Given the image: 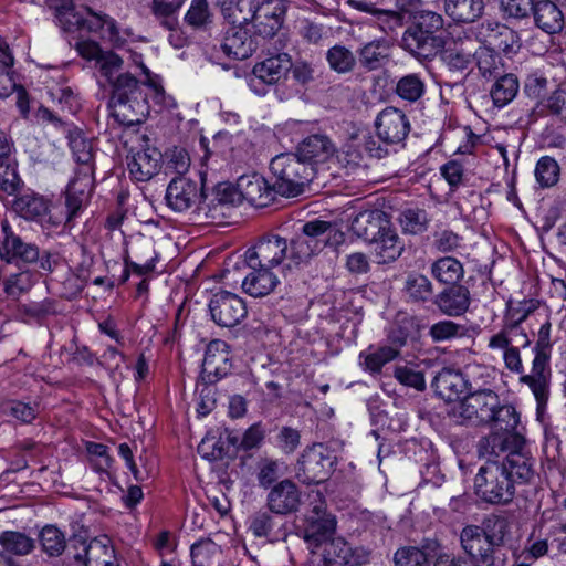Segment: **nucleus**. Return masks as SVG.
Listing matches in <instances>:
<instances>
[{"label":"nucleus","instance_id":"1","mask_svg":"<svg viewBox=\"0 0 566 566\" xmlns=\"http://www.w3.org/2000/svg\"><path fill=\"white\" fill-rule=\"evenodd\" d=\"M345 240L344 232L335 229L327 221L312 220L304 223L287 242L277 234L262 237L244 253V264L277 268L282 273L307 264L327 245L337 247Z\"/></svg>","mask_w":566,"mask_h":566},{"label":"nucleus","instance_id":"2","mask_svg":"<svg viewBox=\"0 0 566 566\" xmlns=\"http://www.w3.org/2000/svg\"><path fill=\"white\" fill-rule=\"evenodd\" d=\"M502 460H488L474 478L476 496L488 504L506 505L516 494L518 485L534 478V459L524 451H506Z\"/></svg>","mask_w":566,"mask_h":566},{"label":"nucleus","instance_id":"3","mask_svg":"<svg viewBox=\"0 0 566 566\" xmlns=\"http://www.w3.org/2000/svg\"><path fill=\"white\" fill-rule=\"evenodd\" d=\"M111 106L114 118L124 126H134L145 120L149 114L147 80H137L129 72H124L111 86Z\"/></svg>","mask_w":566,"mask_h":566},{"label":"nucleus","instance_id":"4","mask_svg":"<svg viewBox=\"0 0 566 566\" xmlns=\"http://www.w3.org/2000/svg\"><path fill=\"white\" fill-rule=\"evenodd\" d=\"M518 424L520 415L515 407L500 401L486 424L492 432L479 442L480 453L499 457L506 451H524L525 438L517 431Z\"/></svg>","mask_w":566,"mask_h":566},{"label":"nucleus","instance_id":"5","mask_svg":"<svg viewBox=\"0 0 566 566\" xmlns=\"http://www.w3.org/2000/svg\"><path fill=\"white\" fill-rule=\"evenodd\" d=\"M528 313L530 310L523 312L511 310L503 327L493 334L488 343L490 349L502 352L504 366L511 373L518 374L520 378L525 375L520 349L531 344L527 333L521 326Z\"/></svg>","mask_w":566,"mask_h":566},{"label":"nucleus","instance_id":"6","mask_svg":"<svg viewBox=\"0 0 566 566\" xmlns=\"http://www.w3.org/2000/svg\"><path fill=\"white\" fill-rule=\"evenodd\" d=\"M270 171L274 191L284 197L303 193L315 176V167L295 153L276 155L270 163Z\"/></svg>","mask_w":566,"mask_h":566},{"label":"nucleus","instance_id":"7","mask_svg":"<svg viewBox=\"0 0 566 566\" xmlns=\"http://www.w3.org/2000/svg\"><path fill=\"white\" fill-rule=\"evenodd\" d=\"M551 323L546 322L538 331V339L534 347V359L528 375H523L520 382L526 385L536 400L537 412L541 413L547 406L549 399L552 370L549 367Z\"/></svg>","mask_w":566,"mask_h":566},{"label":"nucleus","instance_id":"8","mask_svg":"<svg viewBox=\"0 0 566 566\" xmlns=\"http://www.w3.org/2000/svg\"><path fill=\"white\" fill-rule=\"evenodd\" d=\"M500 400L491 389L475 390L453 407L452 417L459 424L485 426L493 418Z\"/></svg>","mask_w":566,"mask_h":566},{"label":"nucleus","instance_id":"9","mask_svg":"<svg viewBox=\"0 0 566 566\" xmlns=\"http://www.w3.org/2000/svg\"><path fill=\"white\" fill-rule=\"evenodd\" d=\"M336 457L323 444H314L303 451L296 465V478L304 484H318L334 471Z\"/></svg>","mask_w":566,"mask_h":566},{"label":"nucleus","instance_id":"10","mask_svg":"<svg viewBox=\"0 0 566 566\" xmlns=\"http://www.w3.org/2000/svg\"><path fill=\"white\" fill-rule=\"evenodd\" d=\"M502 538H496L478 525H468L460 533V543L463 551L478 563L485 566H493L495 547L501 544Z\"/></svg>","mask_w":566,"mask_h":566},{"label":"nucleus","instance_id":"11","mask_svg":"<svg viewBox=\"0 0 566 566\" xmlns=\"http://www.w3.org/2000/svg\"><path fill=\"white\" fill-rule=\"evenodd\" d=\"M0 259L6 263L30 264L39 259V247L18 235L7 219L0 221Z\"/></svg>","mask_w":566,"mask_h":566},{"label":"nucleus","instance_id":"12","mask_svg":"<svg viewBox=\"0 0 566 566\" xmlns=\"http://www.w3.org/2000/svg\"><path fill=\"white\" fill-rule=\"evenodd\" d=\"M13 210L23 219L40 223L43 228H56L64 218L51 209L50 202L36 193H24L13 201Z\"/></svg>","mask_w":566,"mask_h":566},{"label":"nucleus","instance_id":"13","mask_svg":"<svg viewBox=\"0 0 566 566\" xmlns=\"http://www.w3.org/2000/svg\"><path fill=\"white\" fill-rule=\"evenodd\" d=\"M209 310L213 322L222 327L237 326L248 313L243 298L228 291L213 294Z\"/></svg>","mask_w":566,"mask_h":566},{"label":"nucleus","instance_id":"14","mask_svg":"<svg viewBox=\"0 0 566 566\" xmlns=\"http://www.w3.org/2000/svg\"><path fill=\"white\" fill-rule=\"evenodd\" d=\"M479 369H485V367L469 365L463 371L443 368L434 378L436 391L446 400L459 399L473 389L470 379L474 378Z\"/></svg>","mask_w":566,"mask_h":566},{"label":"nucleus","instance_id":"15","mask_svg":"<svg viewBox=\"0 0 566 566\" xmlns=\"http://www.w3.org/2000/svg\"><path fill=\"white\" fill-rule=\"evenodd\" d=\"M69 549L73 551L74 559L83 562L85 566H113L114 549L108 545L107 538H93L87 542L75 536L70 541Z\"/></svg>","mask_w":566,"mask_h":566},{"label":"nucleus","instance_id":"16","mask_svg":"<svg viewBox=\"0 0 566 566\" xmlns=\"http://www.w3.org/2000/svg\"><path fill=\"white\" fill-rule=\"evenodd\" d=\"M286 10L285 0H259L251 21L256 33L263 38H273L283 24Z\"/></svg>","mask_w":566,"mask_h":566},{"label":"nucleus","instance_id":"17","mask_svg":"<svg viewBox=\"0 0 566 566\" xmlns=\"http://www.w3.org/2000/svg\"><path fill=\"white\" fill-rule=\"evenodd\" d=\"M202 196V187L197 181L179 176L168 184L165 199L168 207L182 212L195 207Z\"/></svg>","mask_w":566,"mask_h":566},{"label":"nucleus","instance_id":"18","mask_svg":"<svg viewBox=\"0 0 566 566\" xmlns=\"http://www.w3.org/2000/svg\"><path fill=\"white\" fill-rule=\"evenodd\" d=\"M375 125L378 138L386 144H399L410 132V122L407 115L396 107L382 109L378 114Z\"/></svg>","mask_w":566,"mask_h":566},{"label":"nucleus","instance_id":"19","mask_svg":"<svg viewBox=\"0 0 566 566\" xmlns=\"http://www.w3.org/2000/svg\"><path fill=\"white\" fill-rule=\"evenodd\" d=\"M482 44L493 51L505 54L515 53L520 49V38L511 28L496 22L482 23L479 31Z\"/></svg>","mask_w":566,"mask_h":566},{"label":"nucleus","instance_id":"20","mask_svg":"<svg viewBox=\"0 0 566 566\" xmlns=\"http://www.w3.org/2000/svg\"><path fill=\"white\" fill-rule=\"evenodd\" d=\"M301 492L291 480L284 479L272 486L266 496V505L274 514L286 515L297 511Z\"/></svg>","mask_w":566,"mask_h":566},{"label":"nucleus","instance_id":"21","mask_svg":"<svg viewBox=\"0 0 566 566\" xmlns=\"http://www.w3.org/2000/svg\"><path fill=\"white\" fill-rule=\"evenodd\" d=\"M401 44L418 59H431L444 48V40L442 35H430L410 27L402 35Z\"/></svg>","mask_w":566,"mask_h":566},{"label":"nucleus","instance_id":"22","mask_svg":"<svg viewBox=\"0 0 566 566\" xmlns=\"http://www.w3.org/2000/svg\"><path fill=\"white\" fill-rule=\"evenodd\" d=\"M390 228L387 213L379 209L359 212L350 224L353 233L369 243Z\"/></svg>","mask_w":566,"mask_h":566},{"label":"nucleus","instance_id":"23","mask_svg":"<svg viewBox=\"0 0 566 566\" xmlns=\"http://www.w3.org/2000/svg\"><path fill=\"white\" fill-rule=\"evenodd\" d=\"M240 199L245 200L251 206L262 208L266 207L273 200V185L258 174L243 175L237 181Z\"/></svg>","mask_w":566,"mask_h":566},{"label":"nucleus","instance_id":"24","mask_svg":"<svg viewBox=\"0 0 566 566\" xmlns=\"http://www.w3.org/2000/svg\"><path fill=\"white\" fill-rule=\"evenodd\" d=\"M249 270L244 274L241 282V287L244 293L252 297H263L272 293L280 280L272 269L265 266H254L252 264H245Z\"/></svg>","mask_w":566,"mask_h":566},{"label":"nucleus","instance_id":"25","mask_svg":"<svg viewBox=\"0 0 566 566\" xmlns=\"http://www.w3.org/2000/svg\"><path fill=\"white\" fill-rule=\"evenodd\" d=\"M318 503L315 504L307 517L306 537L315 542H328L336 530V518L326 512L325 502L319 493L316 494Z\"/></svg>","mask_w":566,"mask_h":566},{"label":"nucleus","instance_id":"26","mask_svg":"<svg viewBox=\"0 0 566 566\" xmlns=\"http://www.w3.org/2000/svg\"><path fill=\"white\" fill-rule=\"evenodd\" d=\"M256 42L245 27L230 25L221 42L222 52L234 60H244L256 50Z\"/></svg>","mask_w":566,"mask_h":566},{"label":"nucleus","instance_id":"27","mask_svg":"<svg viewBox=\"0 0 566 566\" xmlns=\"http://www.w3.org/2000/svg\"><path fill=\"white\" fill-rule=\"evenodd\" d=\"M292 67V61L289 54L280 53L256 63L253 67L254 78L251 80L250 85L254 86L259 81L266 85H274L284 78Z\"/></svg>","mask_w":566,"mask_h":566},{"label":"nucleus","instance_id":"28","mask_svg":"<svg viewBox=\"0 0 566 566\" xmlns=\"http://www.w3.org/2000/svg\"><path fill=\"white\" fill-rule=\"evenodd\" d=\"M161 165V153L156 148L136 151L127 161L132 178L136 181H148L156 176Z\"/></svg>","mask_w":566,"mask_h":566},{"label":"nucleus","instance_id":"29","mask_svg":"<svg viewBox=\"0 0 566 566\" xmlns=\"http://www.w3.org/2000/svg\"><path fill=\"white\" fill-rule=\"evenodd\" d=\"M474 46L471 39L455 41L441 50V59L449 71L464 73L473 63Z\"/></svg>","mask_w":566,"mask_h":566},{"label":"nucleus","instance_id":"30","mask_svg":"<svg viewBox=\"0 0 566 566\" xmlns=\"http://www.w3.org/2000/svg\"><path fill=\"white\" fill-rule=\"evenodd\" d=\"M334 153L335 146L326 135L314 134L298 144L295 154L314 167L317 163L326 161Z\"/></svg>","mask_w":566,"mask_h":566},{"label":"nucleus","instance_id":"31","mask_svg":"<svg viewBox=\"0 0 566 566\" xmlns=\"http://www.w3.org/2000/svg\"><path fill=\"white\" fill-rule=\"evenodd\" d=\"M86 11L87 17H83L78 12H75L73 8L72 11H70V15H66L65 20L59 23L65 31L84 30L94 33L103 31L105 35L108 29V21L112 20V17L106 13L95 12L90 8H87Z\"/></svg>","mask_w":566,"mask_h":566},{"label":"nucleus","instance_id":"32","mask_svg":"<svg viewBox=\"0 0 566 566\" xmlns=\"http://www.w3.org/2000/svg\"><path fill=\"white\" fill-rule=\"evenodd\" d=\"M229 360L230 355L227 343L220 339L212 340L207 346L205 353L202 373L209 377L214 376L217 379H220L228 374Z\"/></svg>","mask_w":566,"mask_h":566},{"label":"nucleus","instance_id":"33","mask_svg":"<svg viewBox=\"0 0 566 566\" xmlns=\"http://www.w3.org/2000/svg\"><path fill=\"white\" fill-rule=\"evenodd\" d=\"M434 304L443 314L459 316L469 308L470 292L467 287L454 284L439 293Z\"/></svg>","mask_w":566,"mask_h":566},{"label":"nucleus","instance_id":"34","mask_svg":"<svg viewBox=\"0 0 566 566\" xmlns=\"http://www.w3.org/2000/svg\"><path fill=\"white\" fill-rule=\"evenodd\" d=\"M370 243L374 245L373 253L378 264L395 262L405 249L403 243L392 227Z\"/></svg>","mask_w":566,"mask_h":566},{"label":"nucleus","instance_id":"35","mask_svg":"<svg viewBox=\"0 0 566 566\" xmlns=\"http://www.w3.org/2000/svg\"><path fill=\"white\" fill-rule=\"evenodd\" d=\"M536 25L548 34H555L564 28V13L549 0H542L535 3L533 9Z\"/></svg>","mask_w":566,"mask_h":566},{"label":"nucleus","instance_id":"36","mask_svg":"<svg viewBox=\"0 0 566 566\" xmlns=\"http://www.w3.org/2000/svg\"><path fill=\"white\" fill-rule=\"evenodd\" d=\"M259 0H222L221 13L230 25L245 27L252 21Z\"/></svg>","mask_w":566,"mask_h":566},{"label":"nucleus","instance_id":"37","mask_svg":"<svg viewBox=\"0 0 566 566\" xmlns=\"http://www.w3.org/2000/svg\"><path fill=\"white\" fill-rule=\"evenodd\" d=\"M484 0H444L446 13L455 22H473L484 10Z\"/></svg>","mask_w":566,"mask_h":566},{"label":"nucleus","instance_id":"38","mask_svg":"<svg viewBox=\"0 0 566 566\" xmlns=\"http://www.w3.org/2000/svg\"><path fill=\"white\" fill-rule=\"evenodd\" d=\"M430 273L438 282L454 285L463 277L464 269L458 259L442 256L431 264Z\"/></svg>","mask_w":566,"mask_h":566},{"label":"nucleus","instance_id":"39","mask_svg":"<svg viewBox=\"0 0 566 566\" xmlns=\"http://www.w3.org/2000/svg\"><path fill=\"white\" fill-rule=\"evenodd\" d=\"M0 545L2 557H6V555L25 556L34 549L35 542L24 533L4 531L0 534Z\"/></svg>","mask_w":566,"mask_h":566},{"label":"nucleus","instance_id":"40","mask_svg":"<svg viewBox=\"0 0 566 566\" xmlns=\"http://www.w3.org/2000/svg\"><path fill=\"white\" fill-rule=\"evenodd\" d=\"M520 88V83L514 74L500 76L491 88V97L495 106L503 107L511 103Z\"/></svg>","mask_w":566,"mask_h":566},{"label":"nucleus","instance_id":"41","mask_svg":"<svg viewBox=\"0 0 566 566\" xmlns=\"http://www.w3.org/2000/svg\"><path fill=\"white\" fill-rule=\"evenodd\" d=\"M184 3L185 0H153L150 11L161 25L174 30L178 27L177 14Z\"/></svg>","mask_w":566,"mask_h":566},{"label":"nucleus","instance_id":"42","mask_svg":"<svg viewBox=\"0 0 566 566\" xmlns=\"http://www.w3.org/2000/svg\"><path fill=\"white\" fill-rule=\"evenodd\" d=\"M221 548L209 538L200 539L191 546L192 566H219Z\"/></svg>","mask_w":566,"mask_h":566},{"label":"nucleus","instance_id":"43","mask_svg":"<svg viewBox=\"0 0 566 566\" xmlns=\"http://www.w3.org/2000/svg\"><path fill=\"white\" fill-rule=\"evenodd\" d=\"M395 92L407 102H417L424 95V80L416 73L407 74L398 80Z\"/></svg>","mask_w":566,"mask_h":566},{"label":"nucleus","instance_id":"44","mask_svg":"<svg viewBox=\"0 0 566 566\" xmlns=\"http://www.w3.org/2000/svg\"><path fill=\"white\" fill-rule=\"evenodd\" d=\"M397 356V349L388 346H381L375 349L370 347L367 352H363L359 355L365 369L370 373H379L384 365L394 360Z\"/></svg>","mask_w":566,"mask_h":566},{"label":"nucleus","instance_id":"45","mask_svg":"<svg viewBox=\"0 0 566 566\" xmlns=\"http://www.w3.org/2000/svg\"><path fill=\"white\" fill-rule=\"evenodd\" d=\"M326 60L329 67L338 74H346L354 70L356 57L354 53L344 45L336 44L326 52Z\"/></svg>","mask_w":566,"mask_h":566},{"label":"nucleus","instance_id":"46","mask_svg":"<svg viewBox=\"0 0 566 566\" xmlns=\"http://www.w3.org/2000/svg\"><path fill=\"white\" fill-rule=\"evenodd\" d=\"M286 473L284 461L275 459H262L258 464L256 479L261 488L268 489Z\"/></svg>","mask_w":566,"mask_h":566},{"label":"nucleus","instance_id":"47","mask_svg":"<svg viewBox=\"0 0 566 566\" xmlns=\"http://www.w3.org/2000/svg\"><path fill=\"white\" fill-rule=\"evenodd\" d=\"M69 146L72 150L74 159L83 166H93V147L83 133L77 129L69 130L67 133Z\"/></svg>","mask_w":566,"mask_h":566},{"label":"nucleus","instance_id":"48","mask_svg":"<svg viewBox=\"0 0 566 566\" xmlns=\"http://www.w3.org/2000/svg\"><path fill=\"white\" fill-rule=\"evenodd\" d=\"M385 41L375 40L366 43L359 49V62L363 67L374 71L380 67L382 60L387 56Z\"/></svg>","mask_w":566,"mask_h":566},{"label":"nucleus","instance_id":"49","mask_svg":"<svg viewBox=\"0 0 566 566\" xmlns=\"http://www.w3.org/2000/svg\"><path fill=\"white\" fill-rule=\"evenodd\" d=\"M39 538L43 552L49 556H60L67 547L64 534L54 525H45Z\"/></svg>","mask_w":566,"mask_h":566},{"label":"nucleus","instance_id":"50","mask_svg":"<svg viewBox=\"0 0 566 566\" xmlns=\"http://www.w3.org/2000/svg\"><path fill=\"white\" fill-rule=\"evenodd\" d=\"M405 291L415 302H427L433 294L431 281L422 274H410L406 279Z\"/></svg>","mask_w":566,"mask_h":566},{"label":"nucleus","instance_id":"51","mask_svg":"<svg viewBox=\"0 0 566 566\" xmlns=\"http://www.w3.org/2000/svg\"><path fill=\"white\" fill-rule=\"evenodd\" d=\"M473 62H475L481 75L488 77L497 72L500 56L490 46L475 42Z\"/></svg>","mask_w":566,"mask_h":566},{"label":"nucleus","instance_id":"52","mask_svg":"<svg viewBox=\"0 0 566 566\" xmlns=\"http://www.w3.org/2000/svg\"><path fill=\"white\" fill-rule=\"evenodd\" d=\"M137 249L146 252V260L144 262L137 260L133 261L130 260V256L127 253L125 255L124 262L132 273H135L137 275H145L155 269V261L157 259V254L154 249V244L150 240L139 241L137 243Z\"/></svg>","mask_w":566,"mask_h":566},{"label":"nucleus","instance_id":"53","mask_svg":"<svg viewBox=\"0 0 566 566\" xmlns=\"http://www.w3.org/2000/svg\"><path fill=\"white\" fill-rule=\"evenodd\" d=\"M2 284L8 298L19 300L32 287V274L28 271L12 273L3 280Z\"/></svg>","mask_w":566,"mask_h":566},{"label":"nucleus","instance_id":"54","mask_svg":"<svg viewBox=\"0 0 566 566\" xmlns=\"http://www.w3.org/2000/svg\"><path fill=\"white\" fill-rule=\"evenodd\" d=\"M535 177L543 188L554 186L559 178L558 163L549 156L541 157L535 167Z\"/></svg>","mask_w":566,"mask_h":566},{"label":"nucleus","instance_id":"55","mask_svg":"<svg viewBox=\"0 0 566 566\" xmlns=\"http://www.w3.org/2000/svg\"><path fill=\"white\" fill-rule=\"evenodd\" d=\"M105 38L117 49H123L138 40V35L130 27L120 25L114 18L108 21Z\"/></svg>","mask_w":566,"mask_h":566},{"label":"nucleus","instance_id":"56","mask_svg":"<svg viewBox=\"0 0 566 566\" xmlns=\"http://www.w3.org/2000/svg\"><path fill=\"white\" fill-rule=\"evenodd\" d=\"M123 64L124 61L118 54L113 51H106L98 59L97 66L101 75L112 86L114 82H116V78L124 74L122 72Z\"/></svg>","mask_w":566,"mask_h":566},{"label":"nucleus","instance_id":"57","mask_svg":"<svg viewBox=\"0 0 566 566\" xmlns=\"http://www.w3.org/2000/svg\"><path fill=\"white\" fill-rule=\"evenodd\" d=\"M94 167L83 166L76 172L74 178L69 182L66 191L76 193L82 197L90 198L94 187Z\"/></svg>","mask_w":566,"mask_h":566},{"label":"nucleus","instance_id":"58","mask_svg":"<svg viewBox=\"0 0 566 566\" xmlns=\"http://www.w3.org/2000/svg\"><path fill=\"white\" fill-rule=\"evenodd\" d=\"M399 222L406 233H422L427 230V212L421 209H407L400 214Z\"/></svg>","mask_w":566,"mask_h":566},{"label":"nucleus","instance_id":"59","mask_svg":"<svg viewBox=\"0 0 566 566\" xmlns=\"http://www.w3.org/2000/svg\"><path fill=\"white\" fill-rule=\"evenodd\" d=\"M543 111L566 122V83L541 102Z\"/></svg>","mask_w":566,"mask_h":566},{"label":"nucleus","instance_id":"60","mask_svg":"<svg viewBox=\"0 0 566 566\" xmlns=\"http://www.w3.org/2000/svg\"><path fill=\"white\" fill-rule=\"evenodd\" d=\"M396 566H430L424 551L415 546L399 548L394 555Z\"/></svg>","mask_w":566,"mask_h":566},{"label":"nucleus","instance_id":"61","mask_svg":"<svg viewBox=\"0 0 566 566\" xmlns=\"http://www.w3.org/2000/svg\"><path fill=\"white\" fill-rule=\"evenodd\" d=\"M21 184L15 159L0 163V189L7 195H14Z\"/></svg>","mask_w":566,"mask_h":566},{"label":"nucleus","instance_id":"62","mask_svg":"<svg viewBox=\"0 0 566 566\" xmlns=\"http://www.w3.org/2000/svg\"><path fill=\"white\" fill-rule=\"evenodd\" d=\"M429 335L434 342H446L465 335V327L452 321H440L429 329Z\"/></svg>","mask_w":566,"mask_h":566},{"label":"nucleus","instance_id":"63","mask_svg":"<svg viewBox=\"0 0 566 566\" xmlns=\"http://www.w3.org/2000/svg\"><path fill=\"white\" fill-rule=\"evenodd\" d=\"M412 28L421 30L430 35H442L441 29L443 28V18L441 14L426 9L417 15Z\"/></svg>","mask_w":566,"mask_h":566},{"label":"nucleus","instance_id":"64","mask_svg":"<svg viewBox=\"0 0 566 566\" xmlns=\"http://www.w3.org/2000/svg\"><path fill=\"white\" fill-rule=\"evenodd\" d=\"M48 93L52 102L57 103L63 111L74 113L77 109L76 96L70 86L56 85L50 87Z\"/></svg>","mask_w":566,"mask_h":566}]
</instances>
